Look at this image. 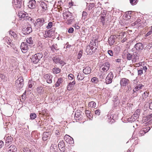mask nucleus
I'll return each mask as SVG.
<instances>
[{"label": "nucleus", "mask_w": 152, "mask_h": 152, "mask_svg": "<svg viewBox=\"0 0 152 152\" xmlns=\"http://www.w3.org/2000/svg\"><path fill=\"white\" fill-rule=\"evenodd\" d=\"M43 56V54L41 53H39L35 54L32 56L31 58V61L34 64H37L39 62Z\"/></svg>", "instance_id": "obj_1"}, {"label": "nucleus", "mask_w": 152, "mask_h": 152, "mask_svg": "<svg viewBox=\"0 0 152 152\" xmlns=\"http://www.w3.org/2000/svg\"><path fill=\"white\" fill-rule=\"evenodd\" d=\"M18 15L19 18L21 19H23L24 20H30L32 19V18L30 17H28V14L24 11H21L18 13Z\"/></svg>", "instance_id": "obj_2"}, {"label": "nucleus", "mask_w": 152, "mask_h": 152, "mask_svg": "<svg viewBox=\"0 0 152 152\" xmlns=\"http://www.w3.org/2000/svg\"><path fill=\"white\" fill-rule=\"evenodd\" d=\"M15 85L19 89H21L23 86V80L22 77L18 78L16 81Z\"/></svg>", "instance_id": "obj_3"}, {"label": "nucleus", "mask_w": 152, "mask_h": 152, "mask_svg": "<svg viewBox=\"0 0 152 152\" xmlns=\"http://www.w3.org/2000/svg\"><path fill=\"white\" fill-rule=\"evenodd\" d=\"M107 13V11L103 10L101 11V14L100 15V22L102 23L103 26H104L105 23V19L106 18Z\"/></svg>", "instance_id": "obj_4"}, {"label": "nucleus", "mask_w": 152, "mask_h": 152, "mask_svg": "<svg viewBox=\"0 0 152 152\" xmlns=\"http://www.w3.org/2000/svg\"><path fill=\"white\" fill-rule=\"evenodd\" d=\"M22 0H13L12 2L13 5L15 8H21Z\"/></svg>", "instance_id": "obj_5"}, {"label": "nucleus", "mask_w": 152, "mask_h": 152, "mask_svg": "<svg viewBox=\"0 0 152 152\" xmlns=\"http://www.w3.org/2000/svg\"><path fill=\"white\" fill-rule=\"evenodd\" d=\"M28 45L24 42H23L21 43L20 48L23 53H25L27 52L28 50Z\"/></svg>", "instance_id": "obj_6"}, {"label": "nucleus", "mask_w": 152, "mask_h": 152, "mask_svg": "<svg viewBox=\"0 0 152 152\" xmlns=\"http://www.w3.org/2000/svg\"><path fill=\"white\" fill-rule=\"evenodd\" d=\"M144 48L143 45L141 43H138L136 44L134 46V48L132 49V50L134 51V49H135L137 51H140Z\"/></svg>", "instance_id": "obj_7"}, {"label": "nucleus", "mask_w": 152, "mask_h": 152, "mask_svg": "<svg viewBox=\"0 0 152 152\" xmlns=\"http://www.w3.org/2000/svg\"><path fill=\"white\" fill-rule=\"evenodd\" d=\"M113 77V72H110L107 75L105 79V82L107 84H109L112 82V80Z\"/></svg>", "instance_id": "obj_8"}, {"label": "nucleus", "mask_w": 152, "mask_h": 152, "mask_svg": "<svg viewBox=\"0 0 152 152\" xmlns=\"http://www.w3.org/2000/svg\"><path fill=\"white\" fill-rule=\"evenodd\" d=\"M64 139L65 140L66 142L69 144H72L74 143L73 138L67 134L65 136Z\"/></svg>", "instance_id": "obj_9"}, {"label": "nucleus", "mask_w": 152, "mask_h": 152, "mask_svg": "<svg viewBox=\"0 0 152 152\" xmlns=\"http://www.w3.org/2000/svg\"><path fill=\"white\" fill-rule=\"evenodd\" d=\"M110 66V64L108 62H106L102 66L101 68L102 71L105 72L109 70Z\"/></svg>", "instance_id": "obj_10"}, {"label": "nucleus", "mask_w": 152, "mask_h": 152, "mask_svg": "<svg viewBox=\"0 0 152 152\" xmlns=\"http://www.w3.org/2000/svg\"><path fill=\"white\" fill-rule=\"evenodd\" d=\"M44 77L48 83H51L52 82L53 76L52 75L49 74H46L44 75Z\"/></svg>", "instance_id": "obj_11"}, {"label": "nucleus", "mask_w": 152, "mask_h": 152, "mask_svg": "<svg viewBox=\"0 0 152 152\" xmlns=\"http://www.w3.org/2000/svg\"><path fill=\"white\" fill-rule=\"evenodd\" d=\"M129 83V80L126 78H123L120 81V85L121 86H125L127 85Z\"/></svg>", "instance_id": "obj_12"}, {"label": "nucleus", "mask_w": 152, "mask_h": 152, "mask_svg": "<svg viewBox=\"0 0 152 152\" xmlns=\"http://www.w3.org/2000/svg\"><path fill=\"white\" fill-rule=\"evenodd\" d=\"M113 115V111L110 112L109 115L108 116V121L109 122H111V124L113 123L114 121V119L113 118L114 117Z\"/></svg>", "instance_id": "obj_13"}, {"label": "nucleus", "mask_w": 152, "mask_h": 152, "mask_svg": "<svg viewBox=\"0 0 152 152\" xmlns=\"http://www.w3.org/2000/svg\"><path fill=\"white\" fill-rule=\"evenodd\" d=\"M45 20L43 18H39L36 20V24L38 27L42 26L45 22Z\"/></svg>", "instance_id": "obj_14"}, {"label": "nucleus", "mask_w": 152, "mask_h": 152, "mask_svg": "<svg viewBox=\"0 0 152 152\" xmlns=\"http://www.w3.org/2000/svg\"><path fill=\"white\" fill-rule=\"evenodd\" d=\"M63 16L65 20L71 18L72 17L71 14L69 12L63 13Z\"/></svg>", "instance_id": "obj_15"}, {"label": "nucleus", "mask_w": 152, "mask_h": 152, "mask_svg": "<svg viewBox=\"0 0 152 152\" xmlns=\"http://www.w3.org/2000/svg\"><path fill=\"white\" fill-rule=\"evenodd\" d=\"M139 54L137 53H134L132 55V61L133 62H135L139 59Z\"/></svg>", "instance_id": "obj_16"}, {"label": "nucleus", "mask_w": 152, "mask_h": 152, "mask_svg": "<svg viewBox=\"0 0 152 152\" xmlns=\"http://www.w3.org/2000/svg\"><path fill=\"white\" fill-rule=\"evenodd\" d=\"M144 87V85L141 84L137 85L136 86H135L134 89L133 90V94H135V93L136 91H138L140 89H142Z\"/></svg>", "instance_id": "obj_17"}, {"label": "nucleus", "mask_w": 152, "mask_h": 152, "mask_svg": "<svg viewBox=\"0 0 152 152\" xmlns=\"http://www.w3.org/2000/svg\"><path fill=\"white\" fill-rule=\"evenodd\" d=\"M91 69L90 67H85L83 70V72L85 74H89L91 72Z\"/></svg>", "instance_id": "obj_18"}, {"label": "nucleus", "mask_w": 152, "mask_h": 152, "mask_svg": "<svg viewBox=\"0 0 152 152\" xmlns=\"http://www.w3.org/2000/svg\"><path fill=\"white\" fill-rule=\"evenodd\" d=\"M35 1L34 0H31L29 2L28 7L31 9H33L35 7Z\"/></svg>", "instance_id": "obj_19"}, {"label": "nucleus", "mask_w": 152, "mask_h": 152, "mask_svg": "<svg viewBox=\"0 0 152 152\" xmlns=\"http://www.w3.org/2000/svg\"><path fill=\"white\" fill-rule=\"evenodd\" d=\"M65 145L63 141L60 142L58 144L59 148H60V150L64 151L65 150Z\"/></svg>", "instance_id": "obj_20"}, {"label": "nucleus", "mask_w": 152, "mask_h": 152, "mask_svg": "<svg viewBox=\"0 0 152 152\" xmlns=\"http://www.w3.org/2000/svg\"><path fill=\"white\" fill-rule=\"evenodd\" d=\"M138 118V116H135L133 115L130 118H129L128 119L127 121H128L132 123V122H134Z\"/></svg>", "instance_id": "obj_21"}, {"label": "nucleus", "mask_w": 152, "mask_h": 152, "mask_svg": "<svg viewBox=\"0 0 152 152\" xmlns=\"http://www.w3.org/2000/svg\"><path fill=\"white\" fill-rule=\"evenodd\" d=\"M23 31H25L26 34H29L31 32L32 30L31 28L29 26H28L26 28H23Z\"/></svg>", "instance_id": "obj_22"}, {"label": "nucleus", "mask_w": 152, "mask_h": 152, "mask_svg": "<svg viewBox=\"0 0 152 152\" xmlns=\"http://www.w3.org/2000/svg\"><path fill=\"white\" fill-rule=\"evenodd\" d=\"M40 7L42 11H44L46 10L47 5L45 3L42 2L40 4Z\"/></svg>", "instance_id": "obj_23"}, {"label": "nucleus", "mask_w": 152, "mask_h": 152, "mask_svg": "<svg viewBox=\"0 0 152 152\" xmlns=\"http://www.w3.org/2000/svg\"><path fill=\"white\" fill-rule=\"evenodd\" d=\"M124 32H121L118 33L116 35H115V36L116 37V39H120L122 38V37L124 36Z\"/></svg>", "instance_id": "obj_24"}, {"label": "nucleus", "mask_w": 152, "mask_h": 152, "mask_svg": "<svg viewBox=\"0 0 152 152\" xmlns=\"http://www.w3.org/2000/svg\"><path fill=\"white\" fill-rule=\"evenodd\" d=\"M49 135L48 132H45L43 133L42 140L44 141H45L48 140V137Z\"/></svg>", "instance_id": "obj_25"}, {"label": "nucleus", "mask_w": 152, "mask_h": 152, "mask_svg": "<svg viewBox=\"0 0 152 152\" xmlns=\"http://www.w3.org/2000/svg\"><path fill=\"white\" fill-rule=\"evenodd\" d=\"M4 40L5 41V43L8 45H10L11 44V42H12L10 38L7 37H6L4 39Z\"/></svg>", "instance_id": "obj_26"}, {"label": "nucleus", "mask_w": 152, "mask_h": 152, "mask_svg": "<svg viewBox=\"0 0 152 152\" xmlns=\"http://www.w3.org/2000/svg\"><path fill=\"white\" fill-rule=\"evenodd\" d=\"M84 75L82 73H79L78 74L77 77V79L78 80H82L84 78Z\"/></svg>", "instance_id": "obj_27"}, {"label": "nucleus", "mask_w": 152, "mask_h": 152, "mask_svg": "<svg viewBox=\"0 0 152 152\" xmlns=\"http://www.w3.org/2000/svg\"><path fill=\"white\" fill-rule=\"evenodd\" d=\"M91 46L90 45H88L87 47L85 50V54L88 55L92 53L91 50Z\"/></svg>", "instance_id": "obj_28"}, {"label": "nucleus", "mask_w": 152, "mask_h": 152, "mask_svg": "<svg viewBox=\"0 0 152 152\" xmlns=\"http://www.w3.org/2000/svg\"><path fill=\"white\" fill-rule=\"evenodd\" d=\"M81 113V112L80 110H77V111H76L75 113V117L78 119H79V118H81V115L80 114V113Z\"/></svg>", "instance_id": "obj_29"}, {"label": "nucleus", "mask_w": 152, "mask_h": 152, "mask_svg": "<svg viewBox=\"0 0 152 152\" xmlns=\"http://www.w3.org/2000/svg\"><path fill=\"white\" fill-rule=\"evenodd\" d=\"M26 42L27 45H29V46H30V45H32L33 43V41L31 37H30L26 39Z\"/></svg>", "instance_id": "obj_30"}, {"label": "nucleus", "mask_w": 152, "mask_h": 152, "mask_svg": "<svg viewBox=\"0 0 152 152\" xmlns=\"http://www.w3.org/2000/svg\"><path fill=\"white\" fill-rule=\"evenodd\" d=\"M63 79L62 78H59L56 84V87H58L60 84L63 82Z\"/></svg>", "instance_id": "obj_31"}, {"label": "nucleus", "mask_w": 152, "mask_h": 152, "mask_svg": "<svg viewBox=\"0 0 152 152\" xmlns=\"http://www.w3.org/2000/svg\"><path fill=\"white\" fill-rule=\"evenodd\" d=\"M36 84V83L35 82L32 80H29L28 83V87L29 88H31L33 87V86L35 85Z\"/></svg>", "instance_id": "obj_32"}, {"label": "nucleus", "mask_w": 152, "mask_h": 152, "mask_svg": "<svg viewBox=\"0 0 152 152\" xmlns=\"http://www.w3.org/2000/svg\"><path fill=\"white\" fill-rule=\"evenodd\" d=\"M113 36H111L109 39V43L110 45H113L114 44V40L113 39Z\"/></svg>", "instance_id": "obj_33"}, {"label": "nucleus", "mask_w": 152, "mask_h": 152, "mask_svg": "<svg viewBox=\"0 0 152 152\" xmlns=\"http://www.w3.org/2000/svg\"><path fill=\"white\" fill-rule=\"evenodd\" d=\"M131 11H129L126 12L125 17L128 19H129L131 17Z\"/></svg>", "instance_id": "obj_34"}, {"label": "nucleus", "mask_w": 152, "mask_h": 152, "mask_svg": "<svg viewBox=\"0 0 152 152\" xmlns=\"http://www.w3.org/2000/svg\"><path fill=\"white\" fill-rule=\"evenodd\" d=\"M61 71V69L58 67L54 68L53 69V72L54 73L57 74L59 73Z\"/></svg>", "instance_id": "obj_35"}, {"label": "nucleus", "mask_w": 152, "mask_h": 152, "mask_svg": "<svg viewBox=\"0 0 152 152\" xmlns=\"http://www.w3.org/2000/svg\"><path fill=\"white\" fill-rule=\"evenodd\" d=\"M37 93L40 94H42L44 92V90L43 89V88L42 87H37Z\"/></svg>", "instance_id": "obj_36"}, {"label": "nucleus", "mask_w": 152, "mask_h": 152, "mask_svg": "<svg viewBox=\"0 0 152 152\" xmlns=\"http://www.w3.org/2000/svg\"><path fill=\"white\" fill-rule=\"evenodd\" d=\"M50 31H45V33L44 34V37L45 38L48 39L49 37H50Z\"/></svg>", "instance_id": "obj_37"}, {"label": "nucleus", "mask_w": 152, "mask_h": 152, "mask_svg": "<svg viewBox=\"0 0 152 152\" xmlns=\"http://www.w3.org/2000/svg\"><path fill=\"white\" fill-rule=\"evenodd\" d=\"M120 47L117 45H115V53L116 54L119 53L120 51Z\"/></svg>", "instance_id": "obj_38"}, {"label": "nucleus", "mask_w": 152, "mask_h": 152, "mask_svg": "<svg viewBox=\"0 0 152 152\" xmlns=\"http://www.w3.org/2000/svg\"><path fill=\"white\" fill-rule=\"evenodd\" d=\"M54 131H55L56 135H59L61 132V129L59 128H54Z\"/></svg>", "instance_id": "obj_39"}, {"label": "nucleus", "mask_w": 152, "mask_h": 152, "mask_svg": "<svg viewBox=\"0 0 152 152\" xmlns=\"http://www.w3.org/2000/svg\"><path fill=\"white\" fill-rule=\"evenodd\" d=\"M88 106L91 107H96V103L94 102L91 101L89 103Z\"/></svg>", "instance_id": "obj_40"}, {"label": "nucleus", "mask_w": 152, "mask_h": 152, "mask_svg": "<svg viewBox=\"0 0 152 152\" xmlns=\"http://www.w3.org/2000/svg\"><path fill=\"white\" fill-rule=\"evenodd\" d=\"M91 81L93 83H96L99 82V79L97 78L94 77L91 79Z\"/></svg>", "instance_id": "obj_41"}, {"label": "nucleus", "mask_w": 152, "mask_h": 152, "mask_svg": "<svg viewBox=\"0 0 152 152\" xmlns=\"http://www.w3.org/2000/svg\"><path fill=\"white\" fill-rule=\"evenodd\" d=\"M143 70L142 68H141L140 67L138 68V75L141 76L143 74Z\"/></svg>", "instance_id": "obj_42"}, {"label": "nucleus", "mask_w": 152, "mask_h": 152, "mask_svg": "<svg viewBox=\"0 0 152 152\" xmlns=\"http://www.w3.org/2000/svg\"><path fill=\"white\" fill-rule=\"evenodd\" d=\"M83 53V51L82 50H80L77 56L78 59H79L82 56Z\"/></svg>", "instance_id": "obj_43"}, {"label": "nucleus", "mask_w": 152, "mask_h": 152, "mask_svg": "<svg viewBox=\"0 0 152 152\" xmlns=\"http://www.w3.org/2000/svg\"><path fill=\"white\" fill-rule=\"evenodd\" d=\"M87 13L86 12L83 11L82 14V18L84 20H85L86 19L87 16Z\"/></svg>", "instance_id": "obj_44"}, {"label": "nucleus", "mask_w": 152, "mask_h": 152, "mask_svg": "<svg viewBox=\"0 0 152 152\" xmlns=\"http://www.w3.org/2000/svg\"><path fill=\"white\" fill-rule=\"evenodd\" d=\"M9 149H11V151H16V147L13 145H12L9 147Z\"/></svg>", "instance_id": "obj_45"}, {"label": "nucleus", "mask_w": 152, "mask_h": 152, "mask_svg": "<svg viewBox=\"0 0 152 152\" xmlns=\"http://www.w3.org/2000/svg\"><path fill=\"white\" fill-rule=\"evenodd\" d=\"M37 117V115L34 113H31L30 115V117L31 119H34Z\"/></svg>", "instance_id": "obj_46"}, {"label": "nucleus", "mask_w": 152, "mask_h": 152, "mask_svg": "<svg viewBox=\"0 0 152 152\" xmlns=\"http://www.w3.org/2000/svg\"><path fill=\"white\" fill-rule=\"evenodd\" d=\"M60 59L58 57H54L53 60L56 63H59Z\"/></svg>", "instance_id": "obj_47"}, {"label": "nucleus", "mask_w": 152, "mask_h": 152, "mask_svg": "<svg viewBox=\"0 0 152 152\" xmlns=\"http://www.w3.org/2000/svg\"><path fill=\"white\" fill-rule=\"evenodd\" d=\"M140 110L138 109L135 112L134 114H133L135 116H138V117L139 118V115H140Z\"/></svg>", "instance_id": "obj_48"}, {"label": "nucleus", "mask_w": 152, "mask_h": 152, "mask_svg": "<svg viewBox=\"0 0 152 152\" xmlns=\"http://www.w3.org/2000/svg\"><path fill=\"white\" fill-rule=\"evenodd\" d=\"M148 94L149 93L148 92L146 91L144 92L142 95L143 99L146 98L148 96Z\"/></svg>", "instance_id": "obj_49"}, {"label": "nucleus", "mask_w": 152, "mask_h": 152, "mask_svg": "<svg viewBox=\"0 0 152 152\" xmlns=\"http://www.w3.org/2000/svg\"><path fill=\"white\" fill-rule=\"evenodd\" d=\"M130 4L132 5L136 4L137 3V0H129Z\"/></svg>", "instance_id": "obj_50"}, {"label": "nucleus", "mask_w": 152, "mask_h": 152, "mask_svg": "<svg viewBox=\"0 0 152 152\" xmlns=\"http://www.w3.org/2000/svg\"><path fill=\"white\" fill-rule=\"evenodd\" d=\"M9 34L14 37H17L16 34L12 31H10Z\"/></svg>", "instance_id": "obj_51"}, {"label": "nucleus", "mask_w": 152, "mask_h": 152, "mask_svg": "<svg viewBox=\"0 0 152 152\" xmlns=\"http://www.w3.org/2000/svg\"><path fill=\"white\" fill-rule=\"evenodd\" d=\"M90 113L91 112L90 111L88 110H86L85 112V113L86 115L88 118H90V117H91Z\"/></svg>", "instance_id": "obj_52"}, {"label": "nucleus", "mask_w": 152, "mask_h": 152, "mask_svg": "<svg viewBox=\"0 0 152 152\" xmlns=\"http://www.w3.org/2000/svg\"><path fill=\"white\" fill-rule=\"evenodd\" d=\"M127 58L128 60H131L132 58V55L129 53H128L127 55Z\"/></svg>", "instance_id": "obj_53"}, {"label": "nucleus", "mask_w": 152, "mask_h": 152, "mask_svg": "<svg viewBox=\"0 0 152 152\" xmlns=\"http://www.w3.org/2000/svg\"><path fill=\"white\" fill-rule=\"evenodd\" d=\"M145 134V130L143 129L141 130L139 132V134L140 136H143Z\"/></svg>", "instance_id": "obj_54"}, {"label": "nucleus", "mask_w": 152, "mask_h": 152, "mask_svg": "<svg viewBox=\"0 0 152 152\" xmlns=\"http://www.w3.org/2000/svg\"><path fill=\"white\" fill-rule=\"evenodd\" d=\"M53 23L52 22H50L48 24V25L47 26V28L48 29L51 28L53 26Z\"/></svg>", "instance_id": "obj_55"}, {"label": "nucleus", "mask_w": 152, "mask_h": 152, "mask_svg": "<svg viewBox=\"0 0 152 152\" xmlns=\"http://www.w3.org/2000/svg\"><path fill=\"white\" fill-rule=\"evenodd\" d=\"M67 20V21H66V23L68 24H71L73 20V19H71V18L68 19Z\"/></svg>", "instance_id": "obj_56"}, {"label": "nucleus", "mask_w": 152, "mask_h": 152, "mask_svg": "<svg viewBox=\"0 0 152 152\" xmlns=\"http://www.w3.org/2000/svg\"><path fill=\"white\" fill-rule=\"evenodd\" d=\"M26 96V92H25L22 96L21 99L22 101H24L25 100V97Z\"/></svg>", "instance_id": "obj_57"}, {"label": "nucleus", "mask_w": 152, "mask_h": 152, "mask_svg": "<svg viewBox=\"0 0 152 152\" xmlns=\"http://www.w3.org/2000/svg\"><path fill=\"white\" fill-rule=\"evenodd\" d=\"M73 86L71 84V83H69L67 87V89L69 90H71Z\"/></svg>", "instance_id": "obj_58"}, {"label": "nucleus", "mask_w": 152, "mask_h": 152, "mask_svg": "<svg viewBox=\"0 0 152 152\" xmlns=\"http://www.w3.org/2000/svg\"><path fill=\"white\" fill-rule=\"evenodd\" d=\"M142 129L145 130V133L147 132H148L150 130V127H147L146 128H144Z\"/></svg>", "instance_id": "obj_59"}, {"label": "nucleus", "mask_w": 152, "mask_h": 152, "mask_svg": "<svg viewBox=\"0 0 152 152\" xmlns=\"http://www.w3.org/2000/svg\"><path fill=\"white\" fill-rule=\"evenodd\" d=\"M74 77V76L72 74H69L68 76L69 79L71 80H72Z\"/></svg>", "instance_id": "obj_60"}, {"label": "nucleus", "mask_w": 152, "mask_h": 152, "mask_svg": "<svg viewBox=\"0 0 152 152\" xmlns=\"http://www.w3.org/2000/svg\"><path fill=\"white\" fill-rule=\"evenodd\" d=\"M140 67L141 68H142V70H143L145 72H146L147 69V66H141Z\"/></svg>", "instance_id": "obj_61"}, {"label": "nucleus", "mask_w": 152, "mask_h": 152, "mask_svg": "<svg viewBox=\"0 0 152 152\" xmlns=\"http://www.w3.org/2000/svg\"><path fill=\"white\" fill-rule=\"evenodd\" d=\"M101 111L100 110H97L95 111V114L97 115H99L100 114Z\"/></svg>", "instance_id": "obj_62"}, {"label": "nucleus", "mask_w": 152, "mask_h": 152, "mask_svg": "<svg viewBox=\"0 0 152 152\" xmlns=\"http://www.w3.org/2000/svg\"><path fill=\"white\" fill-rule=\"evenodd\" d=\"M152 34V31L151 30L149 31L147 33V34L145 35V36L146 37H147L148 36H149L151 35Z\"/></svg>", "instance_id": "obj_63"}, {"label": "nucleus", "mask_w": 152, "mask_h": 152, "mask_svg": "<svg viewBox=\"0 0 152 152\" xmlns=\"http://www.w3.org/2000/svg\"><path fill=\"white\" fill-rule=\"evenodd\" d=\"M23 151L24 152H30V149L27 148H24Z\"/></svg>", "instance_id": "obj_64"}]
</instances>
